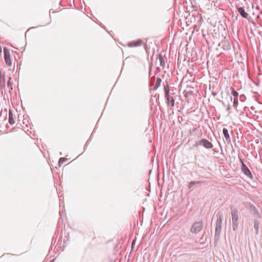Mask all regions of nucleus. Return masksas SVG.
<instances>
[{
	"label": "nucleus",
	"instance_id": "f257e3e1",
	"mask_svg": "<svg viewBox=\"0 0 262 262\" xmlns=\"http://www.w3.org/2000/svg\"><path fill=\"white\" fill-rule=\"evenodd\" d=\"M231 220L232 224V229L234 231H236L238 227V219L239 213L236 209H231Z\"/></svg>",
	"mask_w": 262,
	"mask_h": 262
},
{
	"label": "nucleus",
	"instance_id": "f03ea898",
	"mask_svg": "<svg viewBox=\"0 0 262 262\" xmlns=\"http://www.w3.org/2000/svg\"><path fill=\"white\" fill-rule=\"evenodd\" d=\"M195 146H203L206 148H212L213 147L212 144L205 139H201V140L196 142Z\"/></svg>",
	"mask_w": 262,
	"mask_h": 262
},
{
	"label": "nucleus",
	"instance_id": "7ed1b4c3",
	"mask_svg": "<svg viewBox=\"0 0 262 262\" xmlns=\"http://www.w3.org/2000/svg\"><path fill=\"white\" fill-rule=\"evenodd\" d=\"M240 161L242 163L241 170L242 172L248 178L250 179L253 178V176L251 173V171L247 167V166L244 164V162L242 159H240Z\"/></svg>",
	"mask_w": 262,
	"mask_h": 262
},
{
	"label": "nucleus",
	"instance_id": "20e7f679",
	"mask_svg": "<svg viewBox=\"0 0 262 262\" xmlns=\"http://www.w3.org/2000/svg\"><path fill=\"white\" fill-rule=\"evenodd\" d=\"M202 227L203 224L202 222H196L192 225L191 228V231L195 234L198 233L202 229Z\"/></svg>",
	"mask_w": 262,
	"mask_h": 262
},
{
	"label": "nucleus",
	"instance_id": "39448f33",
	"mask_svg": "<svg viewBox=\"0 0 262 262\" xmlns=\"http://www.w3.org/2000/svg\"><path fill=\"white\" fill-rule=\"evenodd\" d=\"M4 59L5 60V62L6 64L8 66H10L12 64L11 60L10 58V52L8 49L6 48H4Z\"/></svg>",
	"mask_w": 262,
	"mask_h": 262
},
{
	"label": "nucleus",
	"instance_id": "423d86ee",
	"mask_svg": "<svg viewBox=\"0 0 262 262\" xmlns=\"http://www.w3.org/2000/svg\"><path fill=\"white\" fill-rule=\"evenodd\" d=\"M248 207L250 212L251 213L254 214L257 217H261V215L259 213V211L253 204H252L251 203H248Z\"/></svg>",
	"mask_w": 262,
	"mask_h": 262
},
{
	"label": "nucleus",
	"instance_id": "0eeeda50",
	"mask_svg": "<svg viewBox=\"0 0 262 262\" xmlns=\"http://www.w3.org/2000/svg\"><path fill=\"white\" fill-rule=\"evenodd\" d=\"M238 12L242 15V17L247 18L248 17V14L245 12L244 9L243 7H240L237 9Z\"/></svg>",
	"mask_w": 262,
	"mask_h": 262
},
{
	"label": "nucleus",
	"instance_id": "6e6552de",
	"mask_svg": "<svg viewBox=\"0 0 262 262\" xmlns=\"http://www.w3.org/2000/svg\"><path fill=\"white\" fill-rule=\"evenodd\" d=\"M9 123L11 125H13L15 123L14 115L13 114L11 110H10L9 111Z\"/></svg>",
	"mask_w": 262,
	"mask_h": 262
},
{
	"label": "nucleus",
	"instance_id": "1a4fd4ad",
	"mask_svg": "<svg viewBox=\"0 0 262 262\" xmlns=\"http://www.w3.org/2000/svg\"><path fill=\"white\" fill-rule=\"evenodd\" d=\"M253 223L254 228L255 230V233H256V234H258V233L259 232V222L256 219H254L253 221Z\"/></svg>",
	"mask_w": 262,
	"mask_h": 262
},
{
	"label": "nucleus",
	"instance_id": "9d476101",
	"mask_svg": "<svg viewBox=\"0 0 262 262\" xmlns=\"http://www.w3.org/2000/svg\"><path fill=\"white\" fill-rule=\"evenodd\" d=\"M142 45V41L138 40L136 41H132L128 43V46L130 47L140 46Z\"/></svg>",
	"mask_w": 262,
	"mask_h": 262
},
{
	"label": "nucleus",
	"instance_id": "9b49d317",
	"mask_svg": "<svg viewBox=\"0 0 262 262\" xmlns=\"http://www.w3.org/2000/svg\"><path fill=\"white\" fill-rule=\"evenodd\" d=\"M217 216H218L217 215ZM222 222V218L220 216H219V217H217V221H216V228H215L216 231H217V228H219V230H220L221 229Z\"/></svg>",
	"mask_w": 262,
	"mask_h": 262
},
{
	"label": "nucleus",
	"instance_id": "f8f14e48",
	"mask_svg": "<svg viewBox=\"0 0 262 262\" xmlns=\"http://www.w3.org/2000/svg\"><path fill=\"white\" fill-rule=\"evenodd\" d=\"M223 133L224 135L226 140L227 142H230V137L228 133V129L226 128H224L223 129Z\"/></svg>",
	"mask_w": 262,
	"mask_h": 262
},
{
	"label": "nucleus",
	"instance_id": "ddd939ff",
	"mask_svg": "<svg viewBox=\"0 0 262 262\" xmlns=\"http://www.w3.org/2000/svg\"><path fill=\"white\" fill-rule=\"evenodd\" d=\"M165 97L167 98V100L168 101L169 103H170L172 106H173L174 100L173 99V97H170L169 95L165 96Z\"/></svg>",
	"mask_w": 262,
	"mask_h": 262
},
{
	"label": "nucleus",
	"instance_id": "4468645a",
	"mask_svg": "<svg viewBox=\"0 0 262 262\" xmlns=\"http://www.w3.org/2000/svg\"><path fill=\"white\" fill-rule=\"evenodd\" d=\"M201 182V181H191L188 184V188L191 189L194 185L200 184Z\"/></svg>",
	"mask_w": 262,
	"mask_h": 262
},
{
	"label": "nucleus",
	"instance_id": "2eb2a0df",
	"mask_svg": "<svg viewBox=\"0 0 262 262\" xmlns=\"http://www.w3.org/2000/svg\"><path fill=\"white\" fill-rule=\"evenodd\" d=\"M232 89V95L234 97V99L238 98V93L236 91L234 90L233 88H231Z\"/></svg>",
	"mask_w": 262,
	"mask_h": 262
},
{
	"label": "nucleus",
	"instance_id": "dca6fc26",
	"mask_svg": "<svg viewBox=\"0 0 262 262\" xmlns=\"http://www.w3.org/2000/svg\"><path fill=\"white\" fill-rule=\"evenodd\" d=\"M158 58L159 59L160 65L163 66L165 64L164 58L161 55H159Z\"/></svg>",
	"mask_w": 262,
	"mask_h": 262
},
{
	"label": "nucleus",
	"instance_id": "f3484780",
	"mask_svg": "<svg viewBox=\"0 0 262 262\" xmlns=\"http://www.w3.org/2000/svg\"><path fill=\"white\" fill-rule=\"evenodd\" d=\"M161 80L160 78H157L156 81V84L155 85V89H157L160 85Z\"/></svg>",
	"mask_w": 262,
	"mask_h": 262
},
{
	"label": "nucleus",
	"instance_id": "a211bd4d",
	"mask_svg": "<svg viewBox=\"0 0 262 262\" xmlns=\"http://www.w3.org/2000/svg\"><path fill=\"white\" fill-rule=\"evenodd\" d=\"M164 92L165 96L169 95V89L168 85L166 87L164 88Z\"/></svg>",
	"mask_w": 262,
	"mask_h": 262
},
{
	"label": "nucleus",
	"instance_id": "6ab92c4d",
	"mask_svg": "<svg viewBox=\"0 0 262 262\" xmlns=\"http://www.w3.org/2000/svg\"><path fill=\"white\" fill-rule=\"evenodd\" d=\"M0 78H1V83L3 84L4 85H5V76H4V75H2L1 74Z\"/></svg>",
	"mask_w": 262,
	"mask_h": 262
},
{
	"label": "nucleus",
	"instance_id": "aec40b11",
	"mask_svg": "<svg viewBox=\"0 0 262 262\" xmlns=\"http://www.w3.org/2000/svg\"><path fill=\"white\" fill-rule=\"evenodd\" d=\"M233 105L234 107L236 108L238 105V98L234 99Z\"/></svg>",
	"mask_w": 262,
	"mask_h": 262
},
{
	"label": "nucleus",
	"instance_id": "412c9836",
	"mask_svg": "<svg viewBox=\"0 0 262 262\" xmlns=\"http://www.w3.org/2000/svg\"><path fill=\"white\" fill-rule=\"evenodd\" d=\"M10 80H11V78L10 77L9 78V80H8V82H7V86L8 88H9L11 90L12 89V83L10 81Z\"/></svg>",
	"mask_w": 262,
	"mask_h": 262
},
{
	"label": "nucleus",
	"instance_id": "4be33fe9",
	"mask_svg": "<svg viewBox=\"0 0 262 262\" xmlns=\"http://www.w3.org/2000/svg\"><path fill=\"white\" fill-rule=\"evenodd\" d=\"M66 159H67L64 158H60V159L59 160V164H62L66 161Z\"/></svg>",
	"mask_w": 262,
	"mask_h": 262
},
{
	"label": "nucleus",
	"instance_id": "5701e85b",
	"mask_svg": "<svg viewBox=\"0 0 262 262\" xmlns=\"http://www.w3.org/2000/svg\"><path fill=\"white\" fill-rule=\"evenodd\" d=\"M230 110V105H228L227 107V111H229Z\"/></svg>",
	"mask_w": 262,
	"mask_h": 262
},
{
	"label": "nucleus",
	"instance_id": "b1692460",
	"mask_svg": "<svg viewBox=\"0 0 262 262\" xmlns=\"http://www.w3.org/2000/svg\"><path fill=\"white\" fill-rule=\"evenodd\" d=\"M220 231H221V230H219V228H217V231H215V232H217V233H219L220 232Z\"/></svg>",
	"mask_w": 262,
	"mask_h": 262
},
{
	"label": "nucleus",
	"instance_id": "393cba45",
	"mask_svg": "<svg viewBox=\"0 0 262 262\" xmlns=\"http://www.w3.org/2000/svg\"><path fill=\"white\" fill-rule=\"evenodd\" d=\"M2 48H1V47H0V54L2 53Z\"/></svg>",
	"mask_w": 262,
	"mask_h": 262
}]
</instances>
